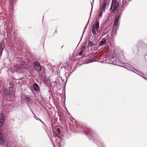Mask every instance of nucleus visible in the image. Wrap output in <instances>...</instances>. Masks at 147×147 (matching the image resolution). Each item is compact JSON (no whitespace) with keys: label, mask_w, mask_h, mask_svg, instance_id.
<instances>
[{"label":"nucleus","mask_w":147,"mask_h":147,"mask_svg":"<svg viewBox=\"0 0 147 147\" xmlns=\"http://www.w3.org/2000/svg\"><path fill=\"white\" fill-rule=\"evenodd\" d=\"M15 3V0H9V12L12 11L13 10V5Z\"/></svg>","instance_id":"20e7f679"},{"label":"nucleus","mask_w":147,"mask_h":147,"mask_svg":"<svg viewBox=\"0 0 147 147\" xmlns=\"http://www.w3.org/2000/svg\"><path fill=\"white\" fill-rule=\"evenodd\" d=\"M93 2H94V0H93V3H92V2H91V9L90 11V16H91V12L92 9L93 8Z\"/></svg>","instance_id":"a211bd4d"},{"label":"nucleus","mask_w":147,"mask_h":147,"mask_svg":"<svg viewBox=\"0 0 147 147\" xmlns=\"http://www.w3.org/2000/svg\"><path fill=\"white\" fill-rule=\"evenodd\" d=\"M33 88L35 91H38L39 89L38 85L36 83H34L33 85Z\"/></svg>","instance_id":"9d476101"},{"label":"nucleus","mask_w":147,"mask_h":147,"mask_svg":"<svg viewBox=\"0 0 147 147\" xmlns=\"http://www.w3.org/2000/svg\"><path fill=\"white\" fill-rule=\"evenodd\" d=\"M106 42L104 38H103L102 40L99 42V45L100 46L103 45L105 44Z\"/></svg>","instance_id":"9b49d317"},{"label":"nucleus","mask_w":147,"mask_h":147,"mask_svg":"<svg viewBox=\"0 0 147 147\" xmlns=\"http://www.w3.org/2000/svg\"><path fill=\"white\" fill-rule=\"evenodd\" d=\"M119 3L118 2H117V3L116 5H113V7H114V8L113 9L112 11V12L113 13H115L116 12V11L118 8V7L119 6Z\"/></svg>","instance_id":"1a4fd4ad"},{"label":"nucleus","mask_w":147,"mask_h":147,"mask_svg":"<svg viewBox=\"0 0 147 147\" xmlns=\"http://www.w3.org/2000/svg\"><path fill=\"white\" fill-rule=\"evenodd\" d=\"M106 6V3L105 2L103 3L102 5V10L103 11H105Z\"/></svg>","instance_id":"f8f14e48"},{"label":"nucleus","mask_w":147,"mask_h":147,"mask_svg":"<svg viewBox=\"0 0 147 147\" xmlns=\"http://www.w3.org/2000/svg\"><path fill=\"white\" fill-rule=\"evenodd\" d=\"M4 122L1 121L0 120V127H2Z\"/></svg>","instance_id":"aec40b11"},{"label":"nucleus","mask_w":147,"mask_h":147,"mask_svg":"<svg viewBox=\"0 0 147 147\" xmlns=\"http://www.w3.org/2000/svg\"><path fill=\"white\" fill-rule=\"evenodd\" d=\"M16 67H17L16 70L20 69V67L18 65H16Z\"/></svg>","instance_id":"5701e85b"},{"label":"nucleus","mask_w":147,"mask_h":147,"mask_svg":"<svg viewBox=\"0 0 147 147\" xmlns=\"http://www.w3.org/2000/svg\"><path fill=\"white\" fill-rule=\"evenodd\" d=\"M81 40H82V38L80 39V41Z\"/></svg>","instance_id":"cd10ccee"},{"label":"nucleus","mask_w":147,"mask_h":147,"mask_svg":"<svg viewBox=\"0 0 147 147\" xmlns=\"http://www.w3.org/2000/svg\"><path fill=\"white\" fill-rule=\"evenodd\" d=\"M24 99L26 101H27L28 102H30L31 100L30 98L27 96L25 97Z\"/></svg>","instance_id":"dca6fc26"},{"label":"nucleus","mask_w":147,"mask_h":147,"mask_svg":"<svg viewBox=\"0 0 147 147\" xmlns=\"http://www.w3.org/2000/svg\"><path fill=\"white\" fill-rule=\"evenodd\" d=\"M88 45L89 46L92 47L94 45V44L92 42L90 41H88Z\"/></svg>","instance_id":"f3484780"},{"label":"nucleus","mask_w":147,"mask_h":147,"mask_svg":"<svg viewBox=\"0 0 147 147\" xmlns=\"http://www.w3.org/2000/svg\"><path fill=\"white\" fill-rule=\"evenodd\" d=\"M90 18H89V20H90Z\"/></svg>","instance_id":"7c9ffc66"},{"label":"nucleus","mask_w":147,"mask_h":147,"mask_svg":"<svg viewBox=\"0 0 147 147\" xmlns=\"http://www.w3.org/2000/svg\"><path fill=\"white\" fill-rule=\"evenodd\" d=\"M85 31V30H84V32Z\"/></svg>","instance_id":"bb28decb"},{"label":"nucleus","mask_w":147,"mask_h":147,"mask_svg":"<svg viewBox=\"0 0 147 147\" xmlns=\"http://www.w3.org/2000/svg\"><path fill=\"white\" fill-rule=\"evenodd\" d=\"M95 59H91L89 60V62L90 63H92L95 61Z\"/></svg>","instance_id":"412c9836"},{"label":"nucleus","mask_w":147,"mask_h":147,"mask_svg":"<svg viewBox=\"0 0 147 147\" xmlns=\"http://www.w3.org/2000/svg\"><path fill=\"white\" fill-rule=\"evenodd\" d=\"M33 65L36 70L38 71H41V66L38 62L34 63Z\"/></svg>","instance_id":"0eeeda50"},{"label":"nucleus","mask_w":147,"mask_h":147,"mask_svg":"<svg viewBox=\"0 0 147 147\" xmlns=\"http://www.w3.org/2000/svg\"><path fill=\"white\" fill-rule=\"evenodd\" d=\"M83 53V51L82 50L79 53V55L80 56H81L82 55Z\"/></svg>","instance_id":"4be33fe9"},{"label":"nucleus","mask_w":147,"mask_h":147,"mask_svg":"<svg viewBox=\"0 0 147 147\" xmlns=\"http://www.w3.org/2000/svg\"><path fill=\"white\" fill-rule=\"evenodd\" d=\"M53 134L55 136L57 137V134L56 132L55 131H53Z\"/></svg>","instance_id":"6ab92c4d"},{"label":"nucleus","mask_w":147,"mask_h":147,"mask_svg":"<svg viewBox=\"0 0 147 147\" xmlns=\"http://www.w3.org/2000/svg\"><path fill=\"white\" fill-rule=\"evenodd\" d=\"M1 47V48H2V46Z\"/></svg>","instance_id":"c85d7f7f"},{"label":"nucleus","mask_w":147,"mask_h":147,"mask_svg":"<svg viewBox=\"0 0 147 147\" xmlns=\"http://www.w3.org/2000/svg\"><path fill=\"white\" fill-rule=\"evenodd\" d=\"M102 15V11H100L99 13V16L101 17Z\"/></svg>","instance_id":"b1692460"},{"label":"nucleus","mask_w":147,"mask_h":147,"mask_svg":"<svg viewBox=\"0 0 147 147\" xmlns=\"http://www.w3.org/2000/svg\"><path fill=\"white\" fill-rule=\"evenodd\" d=\"M60 127L59 126H57L55 127L56 131H57L58 133L59 134H60Z\"/></svg>","instance_id":"2eb2a0df"},{"label":"nucleus","mask_w":147,"mask_h":147,"mask_svg":"<svg viewBox=\"0 0 147 147\" xmlns=\"http://www.w3.org/2000/svg\"><path fill=\"white\" fill-rule=\"evenodd\" d=\"M119 20V16H117L115 17V18L114 22V25L116 27L115 29V32L116 33L117 30L119 26V23L118 22Z\"/></svg>","instance_id":"423d86ee"},{"label":"nucleus","mask_w":147,"mask_h":147,"mask_svg":"<svg viewBox=\"0 0 147 147\" xmlns=\"http://www.w3.org/2000/svg\"><path fill=\"white\" fill-rule=\"evenodd\" d=\"M125 67L126 69L131 71L143 77V76L144 75L140 71H138L135 69L130 65L128 64H126L125 65Z\"/></svg>","instance_id":"f03ea898"},{"label":"nucleus","mask_w":147,"mask_h":147,"mask_svg":"<svg viewBox=\"0 0 147 147\" xmlns=\"http://www.w3.org/2000/svg\"><path fill=\"white\" fill-rule=\"evenodd\" d=\"M14 91H12L10 89H5L4 90V93L5 95L6 96L11 95L13 96L14 95Z\"/></svg>","instance_id":"39448f33"},{"label":"nucleus","mask_w":147,"mask_h":147,"mask_svg":"<svg viewBox=\"0 0 147 147\" xmlns=\"http://www.w3.org/2000/svg\"><path fill=\"white\" fill-rule=\"evenodd\" d=\"M117 0H112V2L111 4V5L110 7V9H111L113 7V5H116L117 3Z\"/></svg>","instance_id":"ddd939ff"},{"label":"nucleus","mask_w":147,"mask_h":147,"mask_svg":"<svg viewBox=\"0 0 147 147\" xmlns=\"http://www.w3.org/2000/svg\"><path fill=\"white\" fill-rule=\"evenodd\" d=\"M99 21L96 20L95 22L92 27V32L94 34H96V30H97L99 28Z\"/></svg>","instance_id":"7ed1b4c3"},{"label":"nucleus","mask_w":147,"mask_h":147,"mask_svg":"<svg viewBox=\"0 0 147 147\" xmlns=\"http://www.w3.org/2000/svg\"><path fill=\"white\" fill-rule=\"evenodd\" d=\"M40 121L42 122V123H43V124H44V125H45V124L44 123L43 121H41L40 120Z\"/></svg>","instance_id":"a878e982"},{"label":"nucleus","mask_w":147,"mask_h":147,"mask_svg":"<svg viewBox=\"0 0 147 147\" xmlns=\"http://www.w3.org/2000/svg\"><path fill=\"white\" fill-rule=\"evenodd\" d=\"M89 20L88 21V23L87 24V25H86V26L85 28V29H86L87 28V26H88V24L89 23Z\"/></svg>","instance_id":"393cba45"},{"label":"nucleus","mask_w":147,"mask_h":147,"mask_svg":"<svg viewBox=\"0 0 147 147\" xmlns=\"http://www.w3.org/2000/svg\"><path fill=\"white\" fill-rule=\"evenodd\" d=\"M90 18H89V20H90Z\"/></svg>","instance_id":"c756f323"},{"label":"nucleus","mask_w":147,"mask_h":147,"mask_svg":"<svg viewBox=\"0 0 147 147\" xmlns=\"http://www.w3.org/2000/svg\"><path fill=\"white\" fill-rule=\"evenodd\" d=\"M5 140L3 138V135L0 132V144L1 145H3L5 144Z\"/></svg>","instance_id":"6e6552de"},{"label":"nucleus","mask_w":147,"mask_h":147,"mask_svg":"<svg viewBox=\"0 0 147 147\" xmlns=\"http://www.w3.org/2000/svg\"><path fill=\"white\" fill-rule=\"evenodd\" d=\"M5 120V118L3 116V114L1 113L0 115V120L1 121L4 122Z\"/></svg>","instance_id":"4468645a"},{"label":"nucleus","mask_w":147,"mask_h":147,"mask_svg":"<svg viewBox=\"0 0 147 147\" xmlns=\"http://www.w3.org/2000/svg\"><path fill=\"white\" fill-rule=\"evenodd\" d=\"M130 1L131 0H129Z\"/></svg>","instance_id":"2f4dec72"},{"label":"nucleus","mask_w":147,"mask_h":147,"mask_svg":"<svg viewBox=\"0 0 147 147\" xmlns=\"http://www.w3.org/2000/svg\"><path fill=\"white\" fill-rule=\"evenodd\" d=\"M121 59L119 58H116L114 57L111 58L109 57L107 55H105L103 58V61L105 63H107L118 65Z\"/></svg>","instance_id":"f257e3e1"}]
</instances>
